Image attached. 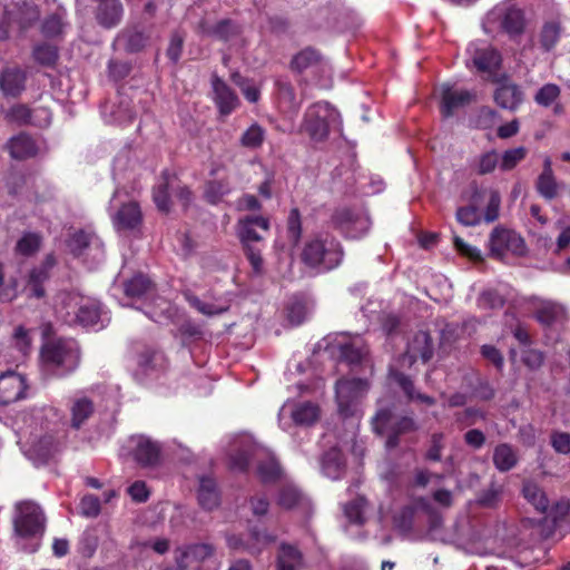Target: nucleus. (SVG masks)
<instances>
[{
    "mask_svg": "<svg viewBox=\"0 0 570 570\" xmlns=\"http://www.w3.org/2000/svg\"><path fill=\"white\" fill-rule=\"evenodd\" d=\"M177 177L169 171H163L159 184L154 188L153 198L157 208L163 213H168L171 207L170 194L175 187Z\"/></svg>",
    "mask_w": 570,
    "mask_h": 570,
    "instance_id": "a878e982",
    "label": "nucleus"
},
{
    "mask_svg": "<svg viewBox=\"0 0 570 570\" xmlns=\"http://www.w3.org/2000/svg\"><path fill=\"white\" fill-rule=\"evenodd\" d=\"M341 357L348 364H360L367 355V347L361 336H354L338 345Z\"/></svg>",
    "mask_w": 570,
    "mask_h": 570,
    "instance_id": "c756f323",
    "label": "nucleus"
},
{
    "mask_svg": "<svg viewBox=\"0 0 570 570\" xmlns=\"http://www.w3.org/2000/svg\"><path fill=\"white\" fill-rule=\"evenodd\" d=\"M341 243L328 234H318L309 239L302 252L303 262L313 268L331 271L343 261Z\"/></svg>",
    "mask_w": 570,
    "mask_h": 570,
    "instance_id": "20e7f679",
    "label": "nucleus"
},
{
    "mask_svg": "<svg viewBox=\"0 0 570 570\" xmlns=\"http://www.w3.org/2000/svg\"><path fill=\"white\" fill-rule=\"evenodd\" d=\"M303 499L299 490L293 485L284 487L278 494V504L285 509H292L297 505Z\"/></svg>",
    "mask_w": 570,
    "mask_h": 570,
    "instance_id": "603ef678",
    "label": "nucleus"
},
{
    "mask_svg": "<svg viewBox=\"0 0 570 570\" xmlns=\"http://www.w3.org/2000/svg\"><path fill=\"white\" fill-rule=\"evenodd\" d=\"M38 19L39 10L32 2H12L9 6L0 2V40L7 39L10 24L17 23L20 29L24 30Z\"/></svg>",
    "mask_w": 570,
    "mask_h": 570,
    "instance_id": "6e6552de",
    "label": "nucleus"
},
{
    "mask_svg": "<svg viewBox=\"0 0 570 570\" xmlns=\"http://www.w3.org/2000/svg\"><path fill=\"white\" fill-rule=\"evenodd\" d=\"M215 547L210 543H195L188 546L183 554V562H204L214 557Z\"/></svg>",
    "mask_w": 570,
    "mask_h": 570,
    "instance_id": "79ce46f5",
    "label": "nucleus"
},
{
    "mask_svg": "<svg viewBox=\"0 0 570 570\" xmlns=\"http://www.w3.org/2000/svg\"><path fill=\"white\" fill-rule=\"evenodd\" d=\"M455 216L456 220L463 226H475L481 222L479 210L473 206L458 208Z\"/></svg>",
    "mask_w": 570,
    "mask_h": 570,
    "instance_id": "bf43d9fd",
    "label": "nucleus"
},
{
    "mask_svg": "<svg viewBox=\"0 0 570 570\" xmlns=\"http://www.w3.org/2000/svg\"><path fill=\"white\" fill-rule=\"evenodd\" d=\"M141 220L140 207L135 202L124 204L114 216V224L118 229H135Z\"/></svg>",
    "mask_w": 570,
    "mask_h": 570,
    "instance_id": "393cba45",
    "label": "nucleus"
},
{
    "mask_svg": "<svg viewBox=\"0 0 570 570\" xmlns=\"http://www.w3.org/2000/svg\"><path fill=\"white\" fill-rule=\"evenodd\" d=\"M56 265V258L52 254H48L39 266L33 267L27 279V288L30 291V295L36 298L45 296L46 291L43 284L50 277V271Z\"/></svg>",
    "mask_w": 570,
    "mask_h": 570,
    "instance_id": "f3484780",
    "label": "nucleus"
},
{
    "mask_svg": "<svg viewBox=\"0 0 570 570\" xmlns=\"http://www.w3.org/2000/svg\"><path fill=\"white\" fill-rule=\"evenodd\" d=\"M433 356V344L429 333L420 331L407 344V348L403 355V362L412 365L419 358L428 362Z\"/></svg>",
    "mask_w": 570,
    "mask_h": 570,
    "instance_id": "a211bd4d",
    "label": "nucleus"
},
{
    "mask_svg": "<svg viewBox=\"0 0 570 570\" xmlns=\"http://www.w3.org/2000/svg\"><path fill=\"white\" fill-rule=\"evenodd\" d=\"M214 100L222 115H229L237 106L238 98L236 94L218 76L212 77Z\"/></svg>",
    "mask_w": 570,
    "mask_h": 570,
    "instance_id": "4be33fe9",
    "label": "nucleus"
},
{
    "mask_svg": "<svg viewBox=\"0 0 570 570\" xmlns=\"http://www.w3.org/2000/svg\"><path fill=\"white\" fill-rule=\"evenodd\" d=\"M138 366L145 374L161 371L166 367V357L163 352L147 347L138 356Z\"/></svg>",
    "mask_w": 570,
    "mask_h": 570,
    "instance_id": "2f4dec72",
    "label": "nucleus"
},
{
    "mask_svg": "<svg viewBox=\"0 0 570 570\" xmlns=\"http://www.w3.org/2000/svg\"><path fill=\"white\" fill-rule=\"evenodd\" d=\"M564 315V308L562 305L544 301L542 302L535 311V318L543 325H551L554 322L561 320Z\"/></svg>",
    "mask_w": 570,
    "mask_h": 570,
    "instance_id": "58836bf2",
    "label": "nucleus"
},
{
    "mask_svg": "<svg viewBox=\"0 0 570 570\" xmlns=\"http://www.w3.org/2000/svg\"><path fill=\"white\" fill-rule=\"evenodd\" d=\"M475 99V94L469 90L455 89L449 83L442 85V114L450 117L453 111Z\"/></svg>",
    "mask_w": 570,
    "mask_h": 570,
    "instance_id": "aec40b11",
    "label": "nucleus"
},
{
    "mask_svg": "<svg viewBox=\"0 0 570 570\" xmlns=\"http://www.w3.org/2000/svg\"><path fill=\"white\" fill-rule=\"evenodd\" d=\"M238 31V27L232 20L225 19L209 28L207 33L220 40L227 41L236 36Z\"/></svg>",
    "mask_w": 570,
    "mask_h": 570,
    "instance_id": "49530a36",
    "label": "nucleus"
},
{
    "mask_svg": "<svg viewBox=\"0 0 570 570\" xmlns=\"http://www.w3.org/2000/svg\"><path fill=\"white\" fill-rule=\"evenodd\" d=\"M122 289L129 298H145L155 292V284L148 276L138 273L124 282Z\"/></svg>",
    "mask_w": 570,
    "mask_h": 570,
    "instance_id": "bb28decb",
    "label": "nucleus"
},
{
    "mask_svg": "<svg viewBox=\"0 0 570 570\" xmlns=\"http://www.w3.org/2000/svg\"><path fill=\"white\" fill-rule=\"evenodd\" d=\"M96 240L97 238L94 234L79 230L72 235L68 246L73 255L80 256L83 254L85 249Z\"/></svg>",
    "mask_w": 570,
    "mask_h": 570,
    "instance_id": "a18cd8bd",
    "label": "nucleus"
},
{
    "mask_svg": "<svg viewBox=\"0 0 570 570\" xmlns=\"http://www.w3.org/2000/svg\"><path fill=\"white\" fill-rule=\"evenodd\" d=\"M551 445L560 454L570 453V434L567 432H553L551 434Z\"/></svg>",
    "mask_w": 570,
    "mask_h": 570,
    "instance_id": "69168bd1",
    "label": "nucleus"
},
{
    "mask_svg": "<svg viewBox=\"0 0 570 570\" xmlns=\"http://www.w3.org/2000/svg\"><path fill=\"white\" fill-rule=\"evenodd\" d=\"M131 452L135 461L141 466L155 465L159 460L160 448L150 439L139 435L131 438Z\"/></svg>",
    "mask_w": 570,
    "mask_h": 570,
    "instance_id": "6ab92c4d",
    "label": "nucleus"
},
{
    "mask_svg": "<svg viewBox=\"0 0 570 570\" xmlns=\"http://www.w3.org/2000/svg\"><path fill=\"white\" fill-rule=\"evenodd\" d=\"M291 416L298 425H311L318 420L320 409L312 402H301L295 404Z\"/></svg>",
    "mask_w": 570,
    "mask_h": 570,
    "instance_id": "e433bc0d",
    "label": "nucleus"
},
{
    "mask_svg": "<svg viewBox=\"0 0 570 570\" xmlns=\"http://www.w3.org/2000/svg\"><path fill=\"white\" fill-rule=\"evenodd\" d=\"M345 469L346 462L343 453L338 449L333 448L324 454L322 459V471L324 475L332 480H338L344 475Z\"/></svg>",
    "mask_w": 570,
    "mask_h": 570,
    "instance_id": "c85d7f7f",
    "label": "nucleus"
},
{
    "mask_svg": "<svg viewBox=\"0 0 570 570\" xmlns=\"http://www.w3.org/2000/svg\"><path fill=\"white\" fill-rule=\"evenodd\" d=\"M124 16V7L120 0H111L99 3L96 8L98 23L107 29L118 26Z\"/></svg>",
    "mask_w": 570,
    "mask_h": 570,
    "instance_id": "b1692460",
    "label": "nucleus"
},
{
    "mask_svg": "<svg viewBox=\"0 0 570 570\" xmlns=\"http://www.w3.org/2000/svg\"><path fill=\"white\" fill-rule=\"evenodd\" d=\"M341 125L340 112L328 102H316L307 108L304 116V130L315 140H323L330 129Z\"/></svg>",
    "mask_w": 570,
    "mask_h": 570,
    "instance_id": "0eeeda50",
    "label": "nucleus"
},
{
    "mask_svg": "<svg viewBox=\"0 0 570 570\" xmlns=\"http://www.w3.org/2000/svg\"><path fill=\"white\" fill-rule=\"evenodd\" d=\"M276 86L279 108L285 112H297L301 100L296 98L295 89L291 82L277 80Z\"/></svg>",
    "mask_w": 570,
    "mask_h": 570,
    "instance_id": "473e14b6",
    "label": "nucleus"
},
{
    "mask_svg": "<svg viewBox=\"0 0 570 570\" xmlns=\"http://www.w3.org/2000/svg\"><path fill=\"white\" fill-rule=\"evenodd\" d=\"M63 26L62 16L53 13L43 21L42 32L46 37H56L62 32Z\"/></svg>",
    "mask_w": 570,
    "mask_h": 570,
    "instance_id": "680f3d73",
    "label": "nucleus"
},
{
    "mask_svg": "<svg viewBox=\"0 0 570 570\" xmlns=\"http://www.w3.org/2000/svg\"><path fill=\"white\" fill-rule=\"evenodd\" d=\"M69 412L70 426L79 430L95 413V404L88 396L77 395L70 402Z\"/></svg>",
    "mask_w": 570,
    "mask_h": 570,
    "instance_id": "5701e85b",
    "label": "nucleus"
},
{
    "mask_svg": "<svg viewBox=\"0 0 570 570\" xmlns=\"http://www.w3.org/2000/svg\"><path fill=\"white\" fill-rule=\"evenodd\" d=\"M373 429L377 434L389 433L385 446L392 450L399 445V436L403 433L415 431L416 424L412 417L407 416L394 421L391 410L381 409L373 419Z\"/></svg>",
    "mask_w": 570,
    "mask_h": 570,
    "instance_id": "1a4fd4ad",
    "label": "nucleus"
},
{
    "mask_svg": "<svg viewBox=\"0 0 570 570\" xmlns=\"http://www.w3.org/2000/svg\"><path fill=\"white\" fill-rule=\"evenodd\" d=\"M483 29L488 33L502 31L510 38L519 37L525 29L524 12L513 4L499 3L487 13Z\"/></svg>",
    "mask_w": 570,
    "mask_h": 570,
    "instance_id": "423d86ee",
    "label": "nucleus"
},
{
    "mask_svg": "<svg viewBox=\"0 0 570 570\" xmlns=\"http://www.w3.org/2000/svg\"><path fill=\"white\" fill-rule=\"evenodd\" d=\"M517 462V453L510 444L501 443L494 448L493 464L500 472L510 471L515 466Z\"/></svg>",
    "mask_w": 570,
    "mask_h": 570,
    "instance_id": "c9c22d12",
    "label": "nucleus"
},
{
    "mask_svg": "<svg viewBox=\"0 0 570 570\" xmlns=\"http://www.w3.org/2000/svg\"><path fill=\"white\" fill-rule=\"evenodd\" d=\"M522 493L524 499L531 503L537 511L541 513H546L548 511L549 500L538 484L531 481L524 482Z\"/></svg>",
    "mask_w": 570,
    "mask_h": 570,
    "instance_id": "4c0bfd02",
    "label": "nucleus"
},
{
    "mask_svg": "<svg viewBox=\"0 0 570 570\" xmlns=\"http://www.w3.org/2000/svg\"><path fill=\"white\" fill-rule=\"evenodd\" d=\"M8 150L12 158L21 160L36 156L38 148L30 136L19 134L8 141Z\"/></svg>",
    "mask_w": 570,
    "mask_h": 570,
    "instance_id": "7c9ffc66",
    "label": "nucleus"
},
{
    "mask_svg": "<svg viewBox=\"0 0 570 570\" xmlns=\"http://www.w3.org/2000/svg\"><path fill=\"white\" fill-rule=\"evenodd\" d=\"M250 460L256 462V474L262 482H274L281 476L282 470L274 454L256 444H247L230 454L229 468L234 471L245 472Z\"/></svg>",
    "mask_w": 570,
    "mask_h": 570,
    "instance_id": "f03ea898",
    "label": "nucleus"
},
{
    "mask_svg": "<svg viewBox=\"0 0 570 570\" xmlns=\"http://www.w3.org/2000/svg\"><path fill=\"white\" fill-rule=\"evenodd\" d=\"M26 377L8 371L0 375V404L8 405L27 396Z\"/></svg>",
    "mask_w": 570,
    "mask_h": 570,
    "instance_id": "dca6fc26",
    "label": "nucleus"
},
{
    "mask_svg": "<svg viewBox=\"0 0 570 570\" xmlns=\"http://www.w3.org/2000/svg\"><path fill=\"white\" fill-rule=\"evenodd\" d=\"M527 156V149L524 147H517L513 149L505 150L501 157L500 168L502 170L513 169L521 160Z\"/></svg>",
    "mask_w": 570,
    "mask_h": 570,
    "instance_id": "5fc2aeb1",
    "label": "nucleus"
},
{
    "mask_svg": "<svg viewBox=\"0 0 570 570\" xmlns=\"http://www.w3.org/2000/svg\"><path fill=\"white\" fill-rule=\"evenodd\" d=\"M559 96V86L554 83H547L537 91L534 101L542 107H549Z\"/></svg>",
    "mask_w": 570,
    "mask_h": 570,
    "instance_id": "3c124183",
    "label": "nucleus"
},
{
    "mask_svg": "<svg viewBox=\"0 0 570 570\" xmlns=\"http://www.w3.org/2000/svg\"><path fill=\"white\" fill-rule=\"evenodd\" d=\"M189 304L196 308L199 313L206 316L220 315L228 309L227 305H217L213 303L203 302L197 296H188Z\"/></svg>",
    "mask_w": 570,
    "mask_h": 570,
    "instance_id": "de8ad7c7",
    "label": "nucleus"
},
{
    "mask_svg": "<svg viewBox=\"0 0 570 570\" xmlns=\"http://www.w3.org/2000/svg\"><path fill=\"white\" fill-rule=\"evenodd\" d=\"M306 316V306L302 301H291L287 305V320L292 325H299Z\"/></svg>",
    "mask_w": 570,
    "mask_h": 570,
    "instance_id": "052dcab7",
    "label": "nucleus"
},
{
    "mask_svg": "<svg viewBox=\"0 0 570 570\" xmlns=\"http://www.w3.org/2000/svg\"><path fill=\"white\" fill-rule=\"evenodd\" d=\"M268 218L262 215H247L237 222V236L243 246L244 253L252 265L253 271L259 274L263 271L264 261L262 249L264 247V235L269 230Z\"/></svg>",
    "mask_w": 570,
    "mask_h": 570,
    "instance_id": "f257e3e1",
    "label": "nucleus"
},
{
    "mask_svg": "<svg viewBox=\"0 0 570 570\" xmlns=\"http://www.w3.org/2000/svg\"><path fill=\"white\" fill-rule=\"evenodd\" d=\"M125 48L129 52H138L148 43V37L141 31H132L124 36Z\"/></svg>",
    "mask_w": 570,
    "mask_h": 570,
    "instance_id": "13d9d810",
    "label": "nucleus"
},
{
    "mask_svg": "<svg viewBox=\"0 0 570 570\" xmlns=\"http://www.w3.org/2000/svg\"><path fill=\"white\" fill-rule=\"evenodd\" d=\"M45 521L43 512L36 502L22 501L16 504L13 525L18 535L31 537L42 532Z\"/></svg>",
    "mask_w": 570,
    "mask_h": 570,
    "instance_id": "9d476101",
    "label": "nucleus"
},
{
    "mask_svg": "<svg viewBox=\"0 0 570 570\" xmlns=\"http://www.w3.org/2000/svg\"><path fill=\"white\" fill-rule=\"evenodd\" d=\"M41 358L48 372L56 376H66L79 365V345L72 338L53 340L42 347Z\"/></svg>",
    "mask_w": 570,
    "mask_h": 570,
    "instance_id": "7ed1b4c3",
    "label": "nucleus"
},
{
    "mask_svg": "<svg viewBox=\"0 0 570 570\" xmlns=\"http://www.w3.org/2000/svg\"><path fill=\"white\" fill-rule=\"evenodd\" d=\"M501 495V489L494 484L484 490L478 498V502L482 507L491 508L497 504Z\"/></svg>",
    "mask_w": 570,
    "mask_h": 570,
    "instance_id": "774afa93",
    "label": "nucleus"
},
{
    "mask_svg": "<svg viewBox=\"0 0 570 570\" xmlns=\"http://www.w3.org/2000/svg\"><path fill=\"white\" fill-rule=\"evenodd\" d=\"M27 73L19 67H8L0 75V89L7 97H18L26 89Z\"/></svg>",
    "mask_w": 570,
    "mask_h": 570,
    "instance_id": "412c9836",
    "label": "nucleus"
},
{
    "mask_svg": "<svg viewBox=\"0 0 570 570\" xmlns=\"http://www.w3.org/2000/svg\"><path fill=\"white\" fill-rule=\"evenodd\" d=\"M302 566V553L291 544H282L278 554V570H297Z\"/></svg>",
    "mask_w": 570,
    "mask_h": 570,
    "instance_id": "ea45409f",
    "label": "nucleus"
},
{
    "mask_svg": "<svg viewBox=\"0 0 570 570\" xmlns=\"http://www.w3.org/2000/svg\"><path fill=\"white\" fill-rule=\"evenodd\" d=\"M331 223L340 230L346 238L356 239L364 236L371 226L368 216L358 210L350 208L336 209L332 217Z\"/></svg>",
    "mask_w": 570,
    "mask_h": 570,
    "instance_id": "9b49d317",
    "label": "nucleus"
},
{
    "mask_svg": "<svg viewBox=\"0 0 570 570\" xmlns=\"http://www.w3.org/2000/svg\"><path fill=\"white\" fill-rule=\"evenodd\" d=\"M31 115L32 110L28 106L17 104L7 111L6 118L11 122L22 126L32 124Z\"/></svg>",
    "mask_w": 570,
    "mask_h": 570,
    "instance_id": "09e8293b",
    "label": "nucleus"
},
{
    "mask_svg": "<svg viewBox=\"0 0 570 570\" xmlns=\"http://www.w3.org/2000/svg\"><path fill=\"white\" fill-rule=\"evenodd\" d=\"M197 498L199 504L206 510L210 511L219 505L220 495L216 485V481L213 478H199Z\"/></svg>",
    "mask_w": 570,
    "mask_h": 570,
    "instance_id": "cd10ccee",
    "label": "nucleus"
},
{
    "mask_svg": "<svg viewBox=\"0 0 570 570\" xmlns=\"http://www.w3.org/2000/svg\"><path fill=\"white\" fill-rule=\"evenodd\" d=\"M59 317L69 325L95 326L101 317L100 304L78 294H67L58 307Z\"/></svg>",
    "mask_w": 570,
    "mask_h": 570,
    "instance_id": "39448f33",
    "label": "nucleus"
},
{
    "mask_svg": "<svg viewBox=\"0 0 570 570\" xmlns=\"http://www.w3.org/2000/svg\"><path fill=\"white\" fill-rule=\"evenodd\" d=\"M232 191V186L228 179L209 180L205 185L204 196L206 200L213 205L218 204Z\"/></svg>",
    "mask_w": 570,
    "mask_h": 570,
    "instance_id": "a19ab883",
    "label": "nucleus"
},
{
    "mask_svg": "<svg viewBox=\"0 0 570 570\" xmlns=\"http://www.w3.org/2000/svg\"><path fill=\"white\" fill-rule=\"evenodd\" d=\"M491 81L497 85L493 94L495 104L510 111H515L523 102V91L507 75L493 76Z\"/></svg>",
    "mask_w": 570,
    "mask_h": 570,
    "instance_id": "f8f14e48",
    "label": "nucleus"
},
{
    "mask_svg": "<svg viewBox=\"0 0 570 570\" xmlns=\"http://www.w3.org/2000/svg\"><path fill=\"white\" fill-rule=\"evenodd\" d=\"M320 59V55L316 50L306 48L298 52L292 60V67L298 71H303L316 63Z\"/></svg>",
    "mask_w": 570,
    "mask_h": 570,
    "instance_id": "8fccbe9b",
    "label": "nucleus"
},
{
    "mask_svg": "<svg viewBox=\"0 0 570 570\" xmlns=\"http://www.w3.org/2000/svg\"><path fill=\"white\" fill-rule=\"evenodd\" d=\"M490 252L494 257H502L510 252L515 255H522L525 250L523 238L513 230L497 227L490 235Z\"/></svg>",
    "mask_w": 570,
    "mask_h": 570,
    "instance_id": "ddd939ff",
    "label": "nucleus"
},
{
    "mask_svg": "<svg viewBox=\"0 0 570 570\" xmlns=\"http://www.w3.org/2000/svg\"><path fill=\"white\" fill-rule=\"evenodd\" d=\"M499 154L495 150H489L480 155L475 170L479 175H487L492 173L499 164Z\"/></svg>",
    "mask_w": 570,
    "mask_h": 570,
    "instance_id": "864d4df0",
    "label": "nucleus"
},
{
    "mask_svg": "<svg viewBox=\"0 0 570 570\" xmlns=\"http://www.w3.org/2000/svg\"><path fill=\"white\" fill-rule=\"evenodd\" d=\"M444 449V434L434 433L431 436L430 446L425 453V460L432 462H439L442 458V451Z\"/></svg>",
    "mask_w": 570,
    "mask_h": 570,
    "instance_id": "4d7b16f0",
    "label": "nucleus"
},
{
    "mask_svg": "<svg viewBox=\"0 0 570 570\" xmlns=\"http://www.w3.org/2000/svg\"><path fill=\"white\" fill-rule=\"evenodd\" d=\"M562 33L561 23L557 20L547 21L543 23L540 33L539 42L543 51L549 52L556 48Z\"/></svg>",
    "mask_w": 570,
    "mask_h": 570,
    "instance_id": "f704fd0d",
    "label": "nucleus"
},
{
    "mask_svg": "<svg viewBox=\"0 0 570 570\" xmlns=\"http://www.w3.org/2000/svg\"><path fill=\"white\" fill-rule=\"evenodd\" d=\"M566 183L558 181L554 174L539 175L535 181L537 191L546 200H552L557 198L560 193L566 189Z\"/></svg>",
    "mask_w": 570,
    "mask_h": 570,
    "instance_id": "72a5a7b5",
    "label": "nucleus"
},
{
    "mask_svg": "<svg viewBox=\"0 0 570 570\" xmlns=\"http://www.w3.org/2000/svg\"><path fill=\"white\" fill-rule=\"evenodd\" d=\"M264 139V128L255 122L240 136L239 141L243 147L256 149L262 146Z\"/></svg>",
    "mask_w": 570,
    "mask_h": 570,
    "instance_id": "c03bdc74",
    "label": "nucleus"
},
{
    "mask_svg": "<svg viewBox=\"0 0 570 570\" xmlns=\"http://www.w3.org/2000/svg\"><path fill=\"white\" fill-rule=\"evenodd\" d=\"M12 340L14 342L16 347L23 355H26L29 352L30 345H31V338H30L29 332L24 327L18 326L14 330Z\"/></svg>",
    "mask_w": 570,
    "mask_h": 570,
    "instance_id": "338daca9",
    "label": "nucleus"
},
{
    "mask_svg": "<svg viewBox=\"0 0 570 570\" xmlns=\"http://www.w3.org/2000/svg\"><path fill=\"white\" fill-rule=\"evenodd\" d=\"M33 58L41 65L51 66L58 58L57 48L47 43L39 45L33 49Z\"/></svg>",
    "mask_w": 570,
    "mask_h": 570,
    "instance_id": "6e6d98bb",
    "label": "nucleus"
},
{
    "mask_svg": "<svg viewBox=\"0 0 570 570\" xmlns=\"http://www.w3.org/2000/svg\"><path fill=\"white\" fill-rule=\"evenodd\" d=\"M41 246V237L37 233H26L17 242L16 252L22 256H32Z\"/></svg>",
    "mask_w": 570,
    "mask_h": 570,
    "instance_id": "37998d69",
    "label": "nucleus"
},
{
    "mask_svg": "<svg viewBox=\"0 0 570 570\" xmlns=\"http://www.w3.org/2000/svg\"><path fill=\"white\" fill-rule=\"evenodd\" d=\"M367 390V382L363 379H341L336 383V401L338 411L343 416L353 413L354 402Z\"/></svg>",
    "mask_w": 570,
    "mask_h": 570,
    "instance_id": "4468645a",
    "label": "nucleus"
},
{
    "mask_svg": "<svg viewBox=\"0 0 570 570\" xmlns=\"http://www.w3.org/2000/svg\"><path fill=\"white\" fill-rule=\"evenodd\" d=\"M287 230H288L289 237L295 243H297L302 235L301 214L297 208H293L289 212V215L287 218Z\"/></svg>",
    "mask_w": 570,
    "mask_h": 570,
    "instance_id": "e2e57ef3",
    "label": "nucleus"
},
{
    "mask_svg": "<svg viewBox=\"0 0 570 570\" xmlns=\"http://www.w3.org/2000/svg\"><path fill=\"white\" fill-rule=\"evenodd\" d=\"M80 509L83 515L95 518L100 513V501L96 495H85L81 499Z\"/></svg>",
    "mask_w": 570,
    "mask_h": 570,
    "instance_id": "0e129e2a",
    "label": "nucleus"
},
{
    "mask_svg": "<svg viewBox=\"0 0 570 570\" xmlns=\"http://www.w3.org/2000/svg\"><path fill=\"white\" fill-rule=\"evenodd\" d=\"M468 52L473 66L479 71L489 73L490 80L493 76H498L495 71L500 68L502 59L495 48L487 43H471Z\"/></svg>",
    "mask_w": 570,
    "mask_h": 570,
    "instance_id": "2eb2a0df",
    "label": "nucleus"
}]
</instances>
